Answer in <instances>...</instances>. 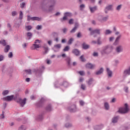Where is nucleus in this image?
<instances>
[{
  "label": "nucleus",
  "instance_id": "obj_60",
  "mask_svg": "<svg viewBox=\"0 0 130 130\" xmlns=\"http://www.w3.org/2000/svg\"><path fill=\"white\" fill-rule=\"evenodd\" d=\"M30 20H32V17H31L29 15L27 16V21H30Z\"/></svg>",
  "mask_w": 130,
  "mask_h": 130
},
{
  "label": "nucleus",
  "instance_id": "obj_2",
  "mask_svg": "<svg viewBox=\"0 0 130 130\" xmlns=\"http://www.w3.org/2000/svg\"><path fill=\"white\" fill-rule=\"evenodd\" d=\"M111 51V49L108 46H105L103 50L101 51V54L102 55H104V54H108L109 52Z\"/></svg>",
  "mask_w": 130,
  "mask_h": 130
},
{
  "label": "nucleus",
  "instance_id": "obj_5",
  "mask_svg": "<svg viewBox=\"0 0 130 130\" xmlns=\"http://www.w3.org/2000/svg\"><path fill=\"white\" fill-rule=\"evenodd\" d=\"M14 99V95H12L10 96H7L6 97L3 98V100L4 101H12Z\"/></svg>",
  "mask_w": 130,
  "mask_h": 130
},
{
  "label": "nucleus",
  "instance_id": "obj_13",
  "mask_svg": "<svg viewBox=\"0 0 130 130\" xmlns=\"http://www.w3.org/2000/svg\"><path fill=\"white\" fill-rule=\"evenodd\" d=\"M120 36H119L118 37H117L115 42L114 43V45H117L118 44V43L119 42V40L120 39Z\"/></svg>",
  "mask_w": 130,
  "mask_h": 130
},
{
  "label": "nucleus",
  "instance_id": "obj_34",
  "mask_svg": "<svg viewBox=\"0 0 130 130\" xmlns=\"http://www.w3.org/2000/svg\"><path fill=\"white\" fill-rule=\"evenodd\" d=\"M41 43V41L39 40H36L35 41V44H40Z\"/></svg>",
  "mask_w": 130,
  "mask_h": 130
},
{
  "label": "nucleus",
  "instance_id": "obj_61",
  "mask_svg": "<svg viewBox=\"0 0 130 130\" xmlns=\"http://www.w3.org/2000/svg\"><path fill=\"white\" fill-rule=\"evenodd\" d=\"M85 88H86V86H85L83 84L81 85V89H82V90H85Z\"/></svg>",
  "mask_w": 130,
  "mask_h": 130
},
{
  "label": "nucleus",
  "instance_id": "obj_43",
  "mask_svg": "<svg viewBox=\"0 0 130 130\" xmlns=\"http://www.w3.org/2000/svg\"><path fill=\"white\" fill-rule=\"evenodd\" d=\"M52 36L53 37H57V36H58V35L57 34V33L56 32H53L52 34Z\"/></svg>",
  "mask_w": 130,
  "mask_h": 130
},
{
  "label": "nucleus",
  "instance_id": "obj_40",
  "mask_svg": "<svg viewBox=\"0 0 130 130\" xmlns=\"http://www.w3.org/2000/svg\"><path fill=\"white\" fill-rule=\"evenodd\" d=\"M78 74H79L80 76H84V75H85V72L84 71H79Z\"/></svg>",
  "mask_w": 130,
  "mask_h": 130
},
{
  "label": "nucleus",
  "instance_id": "obj_57",
  "mask_svg": "<svg viewBox=\"0 0 130 130\" xmlns=\"http://www.w3.org/2000/svg\"><path fill=\"white\" fill-rule=\"evenodd\" d=\"M124 89L125 92H126V93H127L128 90V87H124Z\"/></svg>",
  "mask_w": 130,
  "mask_h": 130
},
{
  "label": "nucleus",
  "instance_id": "obj_49",
  "mask_svg": "<svg viewBox=\"0 0 130 130\" xmlns=\"http://www.w3.org/2000/svg\"><path fill=\"white\" fill-rule=\"evenodd\" d=\"M25 3H22L21 4H20V8H21V9H23V8H24L25 7Z\"/></svg>",
  "mask_w": 130,
  "mask_h": 130
},
{
  "label": "nucleus",
  "instance_id": "obj_28",
  "mask_svg": "<svg viewBox=\"0 0 130 130\" xmlns=\"http://www.w3.org/2000/svg\"><path fill=\"white\" fill-rule=\"evenodd\" d=\"M105 107L107 110H108L109 109V105H108V103H105Z\"/></svg>",
  "mask_w": 130,
  "mask_h": 130
},
{
  "label": "nucleus",
  "instance_id": "obj_47",
  "mask_svg": "<svg viewBox=\"0 0 130 130\" xmlns=\"http://www.w3.org/2000/svg\"><path fill=\"white\" fill-rule=\"evenodd\" d=\"M69 23L70 25L72 24H74V19H70L69 21Z\"/></svg>",
  "mask_w": 130,
  "mask_h": 130
},
{
  "label": "nucleus",
  "instance_id": "obj_10",
  "mask_svg": "<svg viewBox=\"0 0 130 130\" xmlns=\"http://www.w3.org/2000/svg\"><path fill=\"white\" fill-rule=\"evenodd\" d=\"M72 53H73L74 54H75V55H80V51L77 49H73L72 50Z\"/></svg>",
  "mask_w": 130,
  "mask_h": 130
},
{
  "label": "nucleus",
  "instance_id": "obj_54",
  "mask_svg": "<svg viewBox=\"0 0 130 130\" xmlns=\"http://www.w3.org/2000/svg\"><path fill=\"white\" fill-rule=\"evenodd\" d=\"M4 60V56L3 55H0V61Z\"/></svg>",
  "mask_w": 130,
  "mask_h": 130
},
{
  "label": "nucleus",
  "instance_id": "obj_24",
  "mask_svg": "<svg viewBox=\"0 0 130 130\" xmlns=\"http://www.w3.org/2000/svg\"><path fill=\"white\" fill-rule=\"evenodd\" d=\"M2 94L3 96H6V95H8V94H9V90H6L3 91Z\"/></svg>",
  "mask_w": 130,
  "mask_h": 130
},
{
  "label": "nucleus",
  "instance_id": "obj_63",
  "mask_svg": "<svg viewBox=\"0 0 130 130\" xmlns=\"http://www.w3.org/2000/svg\"><path fill=\"white\" fill-rule=\"evenodd\" d=\"M113 40H114V37H110L109 39V41L111 42V41H113Z\"/></svg>",
  "mask_w": 130,
  "mask_h": 130
},
{
  "label": "nucleus",
  "instance_id": "obj_14",
  "mask_svg": "<svg viewBox=\"0 0 130 130\" xmlns=\"http://www.w3.org/2000/svg\"><path fill=\"white\" fill-rule=\"evenodd\" d=\"M41 20V18L38 17H31V21H40Z\"/></svg>",
  "mask_w": 130,
  "mask_h": 130
},
{
  "label": "nucleus",
  "instance_id": "obj_48",
  "mask_svg": "<svg viewBox=\"0 0 130 130\" xmlns=\"http://www.w3.org/2000/svg\"><path fill=\"white\" fill-rule=\"evenodd\" d=\"M8 57H9L10 58H11V57H13V53L12 52H10L8 54Z\"/></svg>",
  "mask_w": 130,
  "mask_h": 130
},
{
  "label": "nucleus",
  "instance_id": "obj_52",
  "mask_svg": "<svg viewBox=\"0 0 130 130\" xmlns=\"http://www.w3.org/2000/svg\"><path fill=\"white\" fill-rule=\"evenodd\" d=\"M42 28V26L41 25H37L36 27L37 30H40Z\"/></svg>",
  "mask_w": 130,
  "mask_h": 130
},
{
  "label": "nucleus",
  "instance_id": "obj_64",
  "mask_svg": "<svg viewBox=\"0 0 130 130\" xmlns=\"http://www.w3.org/2000/svg\"><path fill=\"white\" fill-rule=\"evenodd\" d=\"M83 81H84V78L81 77L79 79V82H80L81 83H82V82H83Z\"/></svg>",
  "mask_w": 130,
  "mask_h": 130
},
{
  "label": "nucleus",
  "instance_id": "obj_16",
  "mask_svg": "<svg viewBox=\"0 0 130 130\" xmlns=\"http://www.w3.org/2000/svg\"><path fill=\"white\" fill-rule=\"evenodd\" d=\"M83 46V48L84 49H88V48H89V47H90V46H89V45H87L86 44V43H84L82 45Z\"/></svg>",
  "mask_w": 130,
  "mask_h": 130
},
{
  "label": "nucleus",
  "instance_id": "obj_36",
  "mask_svg": "<svg viewBox=\"0 0 130 130\" xmlns=\"http://www.w3.org/2000/svg\"><path fill=\"white\" fill-rule=\"evenodd\" d=\"M51 4H52V5H51V6H50V9L51 8H52V7H53V6H54V5H55V1L53 0L52 1H51Z\"/></svg>",
  "mask_w": 130,
  "mask_h": 130
},
{
  "label": "nucleus",
  "instance_id": "obj_17",
  "mask_svg": "<svg viewBox=\"0 0 130 130\" xmlns=\"http://www.w3.org/2000/svg\"><path fill=\"white\" fill-rule=\"evenodd\" d=\"M89 9L90 10L91 13H94V12H95V11L97 10V7H90Z\"/></svg>",
  "mask_w": 130,
  "mask_h": 130
},
{
  "label": "nucleus",
  "instance_id": "obj_56",
  "mask_svg": "<svg viewBox=\"0 0 130 130\" xmlns=\"http://www.w3.org/2000/svg\"><path fill=\"white\" fill-rule=\"evenodd\" d=\"M84 8H85V5L82 4L81 5H80L81 10H83V9H84Z\"/></svg>",
  "mask_w": 130,
  "mask_h": 130
},
{
  "label": "nucleus",
  "instance_id": "obj_53",
  "mask_svg": "<svg viewBox=\"0 0 130 130\" xmlns=\"http://www.w3.org/2000/svg\"><path fill=\"white\" fill-rule=\"evenodd\" d=\"M81 61H85V58H84V56L82 55L80 57Z\"/></svg>",
  "mask_w": 130,
  "mask_h": 130
},
{
  "label": "nucleus",
  "instance_id": "obj_7",
  "mask_svg": "<svg viewBox=\"0 0 130 130\" xmlns=\"http://www.w3.org/2000/svg\"><path fill=\"white\" fill-rule=\"evenodd\" d=\"M123 49L122 48V46H118L116 48V51L119 53L120 52H121V51H122Z\"/></svg>",
  "mask_w": 130,
  "mask_h": 130
},
{
  "label": "nucleus",
  "instance_id": "obj_19",
  "mask_svg": "<svg viewBox=\"0 0 130 130\" xmlns=\"http://www.w3.org/2000/svg\"><path fill=\"white\" fill-rule=\"evenodd\" d=\"M32 33L31 32H27L26 33V36L28 38V39H31V38H32Z\"/></svg>",
  "mask_w": 130,
  "mask_h": 130
},
{
  "label": "nucleus",
  "instance_id": "obj_37",
  "mask_svg": "<svg viewBox=\"0 0 130 130\" xmlns=\"http://www.w3.org/2000/svg\"><path fill=\"white\" fill-rule=\"evenodd\" d=\"M25 72L27 75H31L32 74L31 70H25Z\"/></svg>",
  "mask_w": 130,
  "mask_h": 130
},
{
  "label": "nucleus",
  "instance_id": "obj_20",
  "mask_svg": "<svg viewBox=\"0 0 130 130\" xmlns=\"http://www.w3.org/2000/svg\"><path fill=\"white\" fill-rule=\"evenodd\" d=\"M9 50H10V46L9 45H7L5 47V48L4 49L5 52H9Z\"/></svg>",
  "mask_w": 130,
  "mask_h": 130
},
{
  "label": "nucleus",
  "instance_id": "obj_8",
  "mask_svg": "<svg viewBox=\"0 0 130 130\" xmlns=\"http://www.w3.org/2000/svg\"><path fill=\"white\" fill-rule=\"evenodd\" d=\"M100 34V29H95L92 30L90 32L91 35H94V34Z\"/></svg>",
  "mask_w": 130,
  "mask_h": 130
},
{
  "label": "nucleus",
  "instance_id": "obj_6",
  "mask_svg": "<svg viewBox=\"0 0 130 130\" xmlns=\"http://www.w3.org/2000/svg\"><path fill=\"white\" fill-rule=\"evenodd\" d=\"M41 46V45H40V44H34L30 47V49H31V50H35V49L37 48H40Z\"/></svg>",
  "mask_w": 130,
  "mask_h": 130
},
{
  "label": "nucleus",
  "instance_id": "obj_31",
  "mask_svg": "<svg viewBox=\"0 0 130 130\" xmlns=\"http://www.w3.org/2000/svg\"><path fill=\"white\" fill-rule=\"evenodd\" d=\"M18 130H26V127L24 125H21L19 128Z\"/></svg>",
  "mask_w": 130,
  "mask_h": 130
},
{
  "label": "nucleus",
  "instance_id": "obj_38",
  "mask_svg": "<svg viewBox=\"0 0 130 130\" xmlns=\"http://www.w3.org/2000/svg\"><path fill=\"white\" fill-rule=\"evenodd\" d=\"M5 112H3L2 114L0 115V119H3V118H5Z\"/></svg>",
  "mask_w": 130,
  "mask_h": 130
},
{
  "label": "nucleus",
  "instance_id": "obj_45",
  "mask_svg": "<svg viewBox=\"0 0 130 130\" xmlns=\"http://www.w3.org/2000/svg\"><path fill=\"white\" fill-rule=\"evenodd\" d=\"M65 126L66 127H71V126H72V124L68 123L66 124Z\"/></svg>",
  "mask_w": 130,
  "mask_h": 130
},
{
  "label": "nucleus",
  "instance_id": "obj_58",
  "mask_svg": "<svg viewBox=\"0 0 130 130\" xmlns=\"http://www.w3.org/2000/svg\"><path fill=\"white\" fill-rule=\"evenodd\" d=\"M62 31H63V33L66 34V33H67V31H68V29L66 28H64L62 29Z\"/></svg>",
  "mask_w": 130,
  "mask_h": 130
},
{
  "label": "nucleus",
  "instance_id": "obj_50",
  "mask_svg": "<svg viewBox=\"0 0 130 130\" xmlns=\"http://www.w3.org/2000/svg\"><path fill=\"white\" fill-rule=\"evenodd\" d=\"M16 15H17V12L13 11L12 12V16H13V17H15V16H16Z\"/></svg>",
  "mask_w": 130,
  "mask_h": 130
},
{
  "label": "nucleus",
  "instance_id": "obj_1",
  "mask_svg": "<svg viewBox=\"0 0 130 130\" xmlns=\"http://www.w3.org/2000/svg\"><path fill=\"white\" fill-rule=\"evenodd\" d=\"M129 111V109L128 108V106L127 105V104H125L124 108H119L118 112H119V113H127V112Z\"/></svg>",
  "mask_w": 130,
  "mask_h": 130
},
{
  "label": "nucleus",
  "instance_id": "obj_18",
  "mask_svg": "<svg viewBox=\"0 0 130 130\" xmlns=\"http://www.w3.org/2000/svg\"><path fill=\"white\" fill-rule=\"evenodd\" d=\"M117 120H118V116L114 117L112 119V122H113V123H116V122H117Z\"/></svg>",
  "mask_w": 130,
  "mask_h": 130
},
{
  "label": "nucleus",
  "instance_id": "obj_46",
  "mask_svg": "<svg viewBox=\"0 0 130 130\" xmlns=\"http://www.w3.org/2000/svg\"><path fill=\"white\" fill-rule=\"evenodd\" d=\"M64 15H66L67 16V17L70 16H72V13H71L70 12H66L64 13Z\"/></svg>",
  "mask_w": 130,
  "mask_h": 130
},
{
  "label": "nucleus",
  "instance_id": "obj_62",
  "mask_svg": "<svg viewBox=\"0 0 130 130\" xmlns=\"http://www.w3.org/2000/svg\"><path fill=\"white\" fill-rule=\"evenodd\" d=\"M93 56H98V53L94 52L93 54Z\"/></svg>",
  "mask_w": 130,
  "mask_h": 130
},
{
  "label": "nucleus",
  "instance_id": "obj_42",
  "mask_svg": "<svg viewBox=\"0 0 130 130\" xmlns=\"http://www.w3.org/2000/svg\"><path fill=\"white\" fill-rule=\"evenodd\" d=\"M67 17L66 14H64V17H63L62 19H61V21L62 22V21H66L67 20Z\"/></svg>",
  "mask_w": 130,
  "mask_h": 130
},
{
  "label": "nucleus",
  "instance_id": "obj_39",
  "mask_svg": "<svg viewBox=\"0 0 130 130\" xmlns=\"http://www.w3.org/2000/svg\"><path fill=\"white\" fill-rule=\"evenodd\" d=\"M1 44H2L3 46H6V45H7V42H6V40L2 41Z\"/></svg>",
  "mask_w": 130,
  "mask_h": 130
},
{
  "label": "nucleus",
  "instance_id": "obj_26",
  "mask_svg": "<svg viewBox=\"0 0 130 130\" xmlns=\"http://www.w3.org/2000/svg\"><path fill=\"white\" fill-rule=\"evenodd\" d=\"M73 41H74V39L73 38H71L68 42V44H69V45H71V44H72V43H73Z\"/></svg>",
  "mask_w": 130,
  "mask_h": 130
},
{
  "label": "nucleus",
  "instance_id": "obj_27",
  "mask_svg": "<svg viewBox=\"0 0 130 130\" xmlns=\"http://www.w3.org/2000/svg\"><path fill=\"white\" fill-rule=\"evenodd\" d=\"M25 29H26L27 31H29L32 29V26L31 25H28L25 26Z\"/></svg>",
  "mask_w": 130,
  "mask_h": 130
},
{
  "label": "nucleus",
  "instance_id": "obj_21",
  "mask_svg": "<svg viewBox=\"0 0 130 130\" xmlns=\"http://www.w3.org/2000/svg\"><path fill=\"white\" fill-rule=\"evenodd\" d=\"M102 127H103V126H102L96 125V126L94 127V129L95 130H100V129H101V128H102Z\"/></svg>",
  "mask_w": 130,
  "mask_h": 130
},
{
  "label": "nucleus",
  "instance_id": "obj_22",
  "mask_svg": "<svg viewBox=\"0 0 130 130\" xmlns=\"http://www.w3.org/2000/svg\"><path fill=\"white\" fill-rule=\"evenodd\" d=\"M76 105H74L73 106V109H70L69 111L70 112H75V111H76Z\"/></svg>",
  "mask_w": 130,
  "mask_h": 130
},
{
  "label": "nucleus",
  "instance_id": "obj_12",
  "mask_svg": "<svg viewBox=\"0 0 130 130\" xmlns=\"http://www.w3.org/2000/svg\"><path fill=\"white\" fill-rule=\"evenodd\" d=\"M124 75H125V76H126V75H130V67L128 69H126L124 71Z\"/></svg>",
  "mask_w": 130,
  "mask_h": 130
},
{
  "label": "nucleus",
  "instance_id": "obj_11",
  "mask_svg": "<svg viewBox=\"0 0 130 130\" xmlns=\"http://www.w3.org/2000/svg\"><path fill=\"white\" fill-rule=\"evenodd\" d=\"M111 10H112V5H109L106 7L105 12L106 14H107V11H111Z\"/></svg>",
  "mask_w": 130,
  "mask_h": 130
},
{
  "label": "nucleus",
  "instance_id": "obj_23",
  "mask_svg": "<svg viewBox=\"0 0 130 130\" xmlns=\"http://www.w3.org/2000/svg\"><path fill=\"white\" fill-rule=\"evenodd\" d=\"M103 73V68H101L100 70L96 72V75H100Z\"/></svg>",
  "mask_w": 130,
  "mask_h": 130
},
{
  "label": "nucleus",
  "instance_id": "obj_51",
  "mask_svg": "<svg viewBox=\"0 0 130 130\" xmlns=\"http://www.w3.org/2000/svg\"><path fill=\"white\" fill-rule=\"evenodd\" d=\"M108 20V16L105 17L103 18V21L105 22V21H107Z\"/></svg>",
  "mask_w": 130,
  "mask_h": 130
},
{
  "label": "nucleus",
  "instance_id": "obj_44",
  "mask_svg": "<svg viewBox=\"0 0 130 130\" xmlns=\"http://www.w3.org/2000/svg\"><path fill=\"white\" fill-rule=\"evenodd\" d=\"M101 39L100 38H99L98 39L97 43H98V44H99V45L102 44V42H101V41H100Z\"/></svg>",
  "mask_w": 130,
  "mask_h": 130
},
{
  "label": "nucleus",
  "instance_id": "obj_59",
  "mask_svg": "<svg viewBox=\"0 0 130 130\" xmlns=\"http://www.w3.org/2000/svg\"><path fill=\"white\" fill-rule=\"evenodd\" d=\"M82 37V35H81V32H78L77 34V37L78 38H80Z\"/></svg>",
  "mask_w": 130,
  "mask_h": 130
},
{
  "label": "nucleus",
  "instance_id": "obj_35",
  "mask_svg": "<svg viewBox=\"0 0 130 130\" xmlns=\"http://www.w3.org/2000/svg\"><path fill=\"white\" fill-rule=\"evenodd\" d=\"M46 110L48 111H51V106L49 105L47 107Z\"/></svg>",
  "mask_w": 130,
  "mask_h": 130
},
{
  "label": "nucleus",
  "instance_id": "obj_4",
  "mask_svg": "<svg viewBox=\"0 0 130 130\" xmlns=\"http://www.w3.org/2000/svg\"><path fill=\"white\" fill-rule=\"evenodd\" d=\"M60 48H61V44H56L54 46L53 50L55 51V52H56L57 51H59Z\"/></svg>",
  "mask_w": 130,
  "mask_h": 130
},
{
  "label": "nucleus",
  "instance_id": "obj_9",
  "mask_svg": "<svg viewBox=\"0 0 130 130\" xmlns=\"http://www.w3.org/2000/svg\"><path fill=\"white\" fill-rule=\"evenodd\" d=\"M94 67H95V65H93L91 63H87L86 65V68L87 69H90L91 70H92V69H94Z\"/></svg>",
  "mask_w": 130,
  "mask_h": 130
},
{
  "label": "nucleus",
  "instance_id": "obj_25",
  "mask_svg": "<svg viewBox=\"0 0 130 130\" xmlns=\"http://www.w3.org/2000/svg\"><path fill=\"white\" fill-rule=\"evenodd\" d=\"M112 33V31L109 29H107L105 31V34L106 35H108V34H111Z\"/></svg>",
  "mask_w": 130,
  "mask_h": 130
},
{
  "label": "nucleus",
  "instance_id": "obj_33",
  "mask_svg": "<svg viewBox=\"0 0 130 130\" xmlns=\"http://www.w3.org/2000/svg\"><path fill=\"white\" fill-rule=\"evenodd\" d=\"M70 50V46H67L63 49V51H69Z\"/></svg>",
  "mask_w": 130,
  "mask_h": 130
},
{
  "label": "nucleus",
  "instance_id": "obj_30",
  "mask_svg": "<svg viewBox=\"0 0 130 130\" xmlns=\"http://www.w3.org/2000/svg\"><path fill=\"white\" fill-rule=\"evenodd\" d=\"M92 83H93V79L92 78H90L87 82V83L88 85H92Z\"/></svg>",
  "mask_w": 130,
  "mask_h": 130
},
{
  "label": "nucleus",
  "instance_id": "obj_15",
  "mask_svg": "<svg viewBox=\"0 0 130 130\" xmlns=\"http://www.w3.org/2000/svg\"><path fill=\"white\" fill-rule=\"evenodd\" d=\"M107 72L109 77H112V72L109 70V68H107Z\"/></svg>",
  "mask_w": 130,
  "mask_h": 130
},
{
  "label": "nucleus",
  "instance_id": "obj_29",
  "mask_svg": "<svg viewBox=\"0 0 130 130\" xmlns=\"http://www.w3.org/2000/svg\"><path fill=\"white\" fill-rule=\"evenodd\" d=\"M62 85L64 87H68V86H69V83L68 82H67L66 81H64Z\"/></svg>",
  "mask_w": 130,
  "mask_h": 130
},
{
  "label": "nucleus",
  "instance_id": "obj_32",
  "mask_svg": "<svg viewBox=\"0 0 130 130\" xmlns=\"http://www.w3.org/2000/svg\"><path fill=\"white\" fill-rule=\"evenodd\" d=\"M19 19L20 20H22V19H23V12L22 11H20Z\"/></svg>",
  "mask_w": 130,
  "mask_h": 130
},
{
  "label": "nucleus",
  "instance_id": "obj_55",
  "mask_svg": "<svg viewBox=\"0 0 130 130\" xmlns=\"http://www.w3.org/2000/svg\"><path fill=\"white\" fill-rule=\"evenodd\" d=\"M120 9H121V5H119L117 6L116 10H117L118 11H119Z\"/></svg>",
  "mask_w": 130,
  "mask_h": 130
},
{
  "label": "nucleus",
  "instance_id": "obj_3",
  "mask_svg": "<svg viewBox=\"0 0 130 130\" xmlns=\"http://www.w3.org/2000/svg\"><path fill=\"white\" fill-rule=\"evenodd\" d=\"M16 102L17 103H19L21 106V107H23L25 104H26V99H24L22 100L21 98L17 99Z\"/></svg>",
  "mask_w": 130,
  "mask_h": 130
},
{
  "label": "nucleus",
  "instance_id": "obj_41",
  "mask_svg": "<svg viewBox=\"0 0 130 130\" xmlns=\"http://www.w3.org/2000/svg\"><path fill=\"white\" fill-rule=\"evenodd\" d=\"M77 30V28L76 27H74L72 30H71V33H75V32H76V30Z\"/></svg>",
  "mask_w": 130,
  "mask_h": 130
}]
</instances>
